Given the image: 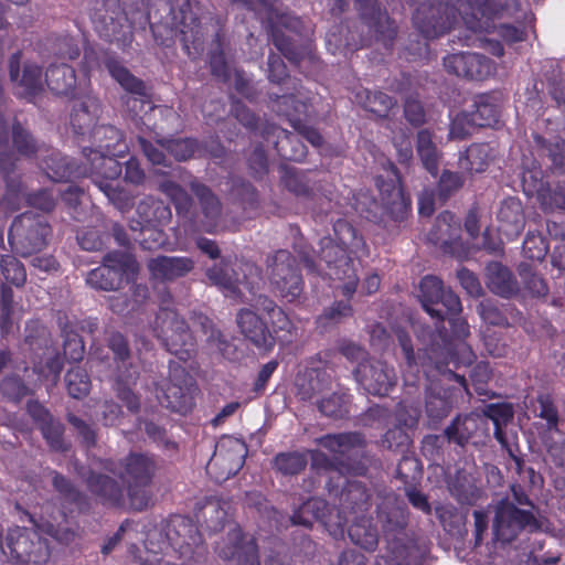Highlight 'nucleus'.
Returning <instances> with one entry per match:
<instances>
[{
	"mask_svg": "<svg viewBox=\"0 0 565 565\" xmlns=\"http://www.w3.org/2000/svg\"><path fill=\"white\" fill-rule=\"evenodd\" d=\"M419 301L424 310L436 319L435 329L429 326L415 328L417 339L423 344L415 353L412 338L408 331L401 327L392 328L398 345L402 349L405 362L409 371L418 373V361L422 366L431 365L439 373L449 372L468 393V382L465 375H459L448 369L471 365L476 355L466 339L470 335V328L463 318L459 317L462 310L459 297L446 288L443 280L436 276L427 275L419 282Z\"/></svg>",
	"mask_w": 565,
	"mask_h": 565,
	"instance_id": "f257e3e1",
	"label": "nucleus"
},
{
	"mask_svg": "<svg viewBox=\"0 0 565 565\" xmlns=\"http://www.w3.org/2000/svg\"><path fill=\"white\" fill-rule=\"evenodd\" d=\"M200 8L195 0H156L148 10L145 21L149 23L158 45L173 47L178 31L184 53L192 60L204 50L205 31L198 15Z\"/></svg>",
	"mask_w": 565,
	"mask_h": 565,
	"instance_id": "f03ea898",
	"label": "nucleus"
},
{
	"mask_svg": "<svg viewBox=\"0 0 565 565\" xmlns=\"http://www.w3.org/2000/svg\"><path fill=\"white\" fill-rule=\"evenodd\" d=\"M319 445L332 452V458L321 455L319 465L341 475L366 476L376 462L374 456L365 450L366 439L360 431L327 434L319 439Z\"/></svg>",
	"mask_w": 565,
	"mask_h": 565,
	"instance_id": "7ed1b4c3",
	"label": "nucleus"
},
{
	"mask_svg": "<svg viewBox=\"0 0 565 565\" xmlns=\"http://www.w3.org/2000/svg\"><path fill=\"white\" fill-rule=\"evenodd\" d=\"M471 12L463 15L467 28L473 32H490L493 28L501 40L512 45L524 42L527 32L524 25H513L501 23L498 26L493 24L497 18H503L511 14V9L516 6V0H468Z\"/></svg>",
	"mask_w": 565,
	"mask_h": 565,
	"instance_id": "20e7f679",
	"label": "nucleus"
},
{
	"mask_svg": "<svg viewBox=\"0 0 565 565\" xmlns=\"http://www.w3.org/2000/svg\"><path fill=\"white\" fill-rule=\"evenodd\" d=\"M543 522L539 514L532 510L515 507L510 498L500 499L494 505L491 534L492 544L507 547L515 542L523 533L534 534L541 532Z\"/></svg>",
	"mask_w": 565,
	"mask_h": 565,
	"instance_id": "39448f33",
	"label": "nucleus"
},
{
	"mask_svg": "<svg viewBox=\"0 0 565 565\" xmlns=\"http://www.w3.org/2000/svg\"><path fill=\"white\" fill-rule=\"evenodd\" d=\"M458 10L454 4L443 1H426L420 3L414 14L413 24L423 36L424 41H417L416 47L412 51V45L407 51L416 61L428 53V40L437 39L449 32L457 21Z\"/></svg>",
	"mask_w": 565,
	"mask_h": 565,
	"instance_id": "423d86ee",
	"label": "nucleus"
},
{
	"mask_svg": "<svg viewBox=\"0 0 565 565\" xmlns=\"http://www.w3.org/2000/svg\"><path fill=\"white\" fill-rule=\"evenodd\" d=\"M152 331L166 350L180 361L186 362L195 355V338L184 318L173 308L160 307L153 321Z\"/></svg>",
	"mask_w": 565,
	"mask_h": 565,
	"instance_id": "0eeeda50",
	"label": "nucleus"
},
{
	"mask_svg": "<svg viewBox=\"0 0 565 565\" xmlns=\"http://www.w3.org/2000/svg\"><path fill=\"white\" fill-rule=\"evenodd\" d=\"M100 466L125 483L132 504L139 500V490L152 483L158 468L153 455L138 451H130L120 460L104 459Z\"/></svg>",
	"mask_w": 565,
	"mask_h": 565,
	"instance_id": "6e6552de",
	"label": "nucleus"
},
{
	"mask_svg": "<svg viewBox=\"0 0 565 565\" xmlns=\"http://www.w3.org/2000/svg\"><path fill=\"white\" fill-rule=\"evenodd\" d=\"M138 271V262L131 253L110 250L104 255L100 266L88 271L86 284L96 290H118L135 280Z\"/></svg>",
	"mask_w": 565,
	"mask_h": 565,
	"instance_id": "1a4fd4ad",
	"label": "nucleus"
},
{
	"mask_svg": "<svg viewBox=\"0 0 565 565\" xmlns=\"http://www.w3.org/2000/svg\"><path fill=\"white\" fill-rule=\"evenodd\" d=\"M51 235L52 227L45 216L24 212L13 218L8 241L15 254L29 257L44 249Z\"/></svg>",
	"mask_w": 565,
	"mask_h": 565,
	"instance_id": "9d476101",
	"label": "nucleus"
},
{
	"mask_svg": "<svg viewBox=\"0 0 565 565\" xmlns=\"http://www.w3.org/2000/svg\"><path fill=\"white\" fill-rule=\"evenodd\" d=\"M295 89L296 92L290 94H269L271 107L278 115L287 118L301 139L319 148L323 143L322 135L316 128L307 125V120L311 115V98L300 89L296 87Z\"/></svg>",
	"mask_w": 565,
	"mask_h": 565,
	"instance_id": "9b49d317",
	"label": "nucleus"
},
{
	"mask_svg": "<svg viewBox=\"0 0 565 565\" xmlns=\"http://www.w3.org/2000/svg\"><path fill=\"white\" fill-rule=\"evenodd\" d=\"M318 254L319 266L324 263L328 278L343 281L338 288L344 297H353L359 285V277L353 264V255L338 245L331 236L320 239Z\"/></svg>",
	"mask_w": 565,
	"mask_h": 565,
	"instance_id": "f8f14e48",
	"label": "nucleus"
},
{
	"mask_svg": "<svg viewBox=\"0 0 565 565\" xmlns=\"http://www.w3.org/2000/svg\"><path fill=\"white\" fill-rule=\"evenodd\" d=\"M267 28L271 42L275 47L294 65H299L308 53L307 46L296 44L284 30L290 31L297 35H302L306 31L305 22L300 17L290 11H280L270 8L267 14Z\"/></svg>",
	"mask_w": 565,
	"mask_h": 565,
	"instance_id": "ddd939ff",
	"label": "nucleus"
},
{
	"mask_svg": "<svg viewBox=\"0 0 565 565\" xmlns=\"http://www.w3.org/2000/svg\"><path fill=\"white\" fill-rule=\"evenodd\" d=\"M269 282L281 298L288 302L298 300L305 282L297 258L286 249H279L268 258Z\"/></svg>",
	"mask_w": 565,
	"mask_h": 565,
	"instance_id": "4468645a",
	"label": "nucleus"
},
{
	"mask_svg": "<svg viewBox=\"0 0 565 565\" xmlns=\"http://www.w3.org/2000/svg\"><path fill=\"white\" fill-rule=\"evenodd\" d=\"M104 62L110 77L129 94L122 96L121 102L134 118L153 109L145 82L135 76L118 55L106 53Z\"/></svg>",
	"mask_w": 565,
	"mask_h": 565,
	"instance_id": "2eb2a0df",
	"label": "nucleus"
},
{
	"mask_svg": "<svg viewBox=\"0 0 565 565\" xmlns=\"http://www.w3.org/2000/svg\"><path fill=\"white\" fill-rule=\"evenodd\" d=\"M166 536L181 558L200 563L207 554L203 536L190 516H171L166 525Z\"/></svg>",
	"mask_w": 565,
	"mask_h": 565,
	"instance_id": "dca6fc26",
	"label": "nucleus"
},
{
	"mask_svg": "<svg viewBox=\"0 0 565 565\" xmlns=\"http://www.w3.org/2000/svg\"><path fill=\"white\" fill-rule=\"evenodd\" d=\"M2 551L11 562L25 565H41L50 558L46 540L25 527L9 530Z\"/></svg>",
	"mask_w": 565,
	"mask_h": 565,
	"instance_id": "f3484780",
	"label": "nucleus"
},
{
	"mask_svg": "<svg viewBox=\"0 0 565 565\" xmlns=\"http://www.w3.org/2000/svg\"><path fill=\"white\" fill-rule=\"evenodd\" d=\"M214 552L223 561H236V565H260L256 539L237 523L230 524L226 534L215 542Z\"/></svg>",
	"mask_w": 565,
	"mask_h": 565,
	"instance_id": "a211bd4d",
	"label": "nucleus"
},
{
	"mask_svg": "<svg viewBox=\"0 0 565 565\" xmlns=\"http://www.w3.org/2000/svg\"><path fill=\"white\" fill-rule=\"evenodd\" d=\"M192 386V376L182 365L171 361L168 379L161 387L162 395L159 396V399L167 408L184 415L193 406Z\"/></svg>",
	"mask_w": 565,
	"mask_h": 565,
	"instance_id": "6ab92c4d",
	"label": "nucleus"
},
{
	"mask_svg": "<svg viewBox=\"0 0 565 565\" xmlns=\"http://www.w3.org/2000/svg\"><path fill=\"white\" fill-rule=\"evenodd\" d=\"M393 178L376 177L375 184L380 192V202L384 213L394 222L402 223L412 213V200L405 192L398 169L390 163Z\"/></svg>",
	"mask_w": 565,
	"mask_h": 565,
	"instance_id": "aec40b11",
	"label": "nucleus"
},
{
	"mask_svg": "<svg viewBox=\"0 0 565 565\" xmlns=\"http://www.w3.org/2000/svg\"><path fill=\"white\" fill-rule=\"evenodd\" d=\"M354 7L371 36L386 50H391L398 28L387 11L382 9L379 0H354Z\"/></svg>",
	"mask_w": 565,
	"mask_h": 565,
	"instance_id": "412c9836",
	"label": "nucleus"
},
{
	"mask_svg": "<svg viewBox=\"0 0 565 565\" xmlns=\"http://www.w3.org/2000/svg\"><path fill=\"white\" fill-rule=\"evenodd\" d=\"M137 212L143 223L139 231V235L134 237L143 249H152L159 247L163 243V233L154 227L166 225L171 220V209L162 201L147 199L141 201L137 207Z\"/></svg>",
	"mask_w": 565,
	"mask_h": 565,
	"instance_id": "4be33fe9",
	"label": "nucleus"
},
{
	"mask_svg": "<svg viewBox=\"0 0 565 565\" xmlns=\"http://www.w3.org/2000/svg\"><path fill=\"white\" fill-rule=\"evenodd\" d=\"M382 502L377 504V520L382 527L383 539L397 540L409 537L407 534L409 512L396 493L384 489L380 492Z\"/></svg>",
	"mask_w": 565,
	"mask_h": 565,
	"instance_id": "5701e85b",
	"label": "nucleus"
},
{
	"mask_svg": "<svg viewBox=\"0 0 565 565\" xmlns=\"http://www.w3.org/2000/svg\"><path fill=\"white\" fill-rule=\"evenodd\" d=\"M427 239L445 255L457 258L467 255L468 248L461 238V222L450 211H443L438 214L427 234Z\"/></svg>",
	"mask_w": 565,
	"mask_h": 565,
	"instance_id": "b1692460",
	"label": "nucleus"
},
{
	"mask_svg": "<svg viewBox=\"0 0 565 565\" xmlns=\"http://www.w3.org/2000/svg\"><path fill=\"white\" fill-rule=\"evenodd\" d=\"M22 51L12 53L8 61L10 82L20 89V96L32 100L44 92L43 67L33 61H25L21 70Z\"/></svg>",
	"mask_w": 565,
	"mask_h": 565,
	"instance_id": "393cba45",
	"label": "nucleus"
},
{
	"mask_svg": "<svg viewBox=\"0 0 565 565\" xmlns=\"http://www.w3.org/2000/svg\"><path fill=\"white\" fill-rule=\"evenodd\" d=\"M353 375L359 385L371 395L386 396L397 383L394 367L381 360L367 359L360 362Z\"/></svg>",
	"mask_w": 565,
	"mask_h": 565,
	"instance_id": "a878e982",
	"label": "nucleus"
},
{
	"mask_svg": "<svg viewBox=\"0 0 565 565\" xmlns=\"http://www.w3.org/2000/svg\"><path fill=\"white\" fill-rule=\"evenodd\" d=\"M445 71L457 77L484 81L495 73V63L483 54L476 52H456L444 56Z\"/></svg>",
	"mask_w": 565,
	"mask_h": 565,
	"instance_id": "bb28decb",
	"label": "nucleus"
},
{
	"mask_svg": "<svg viewBox=\"0 0 565 565\" xmlns=\"http://www.w3.org/2000/svg\"><path fill=\"white\" fill-rule=\"evenodd\" d=\"M128 12L125 10L109 11L98 14L94 19V28L99 38L108 43L115 44L124 53L127 52L134 42V25L128 20Z\"/></svg>",
	"mask_w": 565,
	"mask_h": 565,
	"instance_id": "cd10ccee",
	"label": "nucleus"
},
{
	"mask_svg": "<svg viewBox=\"0 0 565 565\" xmlns=\"http://www.w3.org/2000/svg\"><path fill=\"white\" fill-rule=\"evenodd\" d=\"M280 183L291 194L305 200H313L317 194L331 200V186L322 179L312 178L309 172L288 164L280 166Z\"/></svg>",
	"mask_w": 565,
	"mask_h": 565,
	"instance_id": "c85d7f7f",
	"label": "nucleus"
},
{
	"mask_svg": "<svg viewBox=\"0 0 565 565\" xmlns=\"http://www.w3.org/2000/svg\"><path fill=\"white\" fill-rule=\"evenodd\" d=\"M45 83L53 94L70 99H75L92 90L90 79L78 81L75 70L65 63L50 64L45 72Z\"/></svg>",
	"mask_w": 565,
	"mask_h": 565,
	"instance_id": "c756f323",
	"label": "nucleus"
},
{
	"mask_svg": "<svg viewBox=\"0 0 565 565\" xmlns=\"http://www.w3.org/2000/svg\"><path fill=\"white\" fill-rule=\"evenodd\" d=\"M26 413L53 451L66 452L70 450L71 445L64 439L65 427L60 419L51 414L49 408L38 399H30L26 403Z\"/></svg>",
	"mask_w": 565,
	"mask_h": 565,
	"instance_id": "7c9ffc66",
	"label": "nucleus"
},
{
	"mask_svg": "<svg viewBox=\"0 0 565 565\" xmlns=\"http://www.w3.org/2000/svg\"><path fill=\"white\" fill-rule=\"evenodd\" d=\"M10 132L8 124L0 113V177L3 179L7 192L19 196L24 193L22 174L18 171V157L9 150Z\"/></svg>",
	"mask_w": 565,
	"mask_h": 565,
	"instance_id": "2f4dec72",
	"label": "nucleus"
},
{
	"mask_svg": "<svg viewBox=\"0 0 565 565\" xmlns=\"http://www.w3.org/2000/svg\"><path fill=\"white\" fill-rule=\"evenodd\" d=\"M83 154L86 163L82 169H86V174L97 186L98 181H117L122 172L121 163L116 159L119 153H109L107 151L93 148H84Z\"/></svg>",
	"mask_w": 565,
	"mask_h": 565,
	"instance_id": "473e14b6",
	"label": "nucleus"
},
{
	"mask_svg": "<svg viewBox=\"0 0 565 565\" xmlns=\"http://www.w3.org/2000/svg\"><path fill=\"white\" fill-rule=\"evenodd\" d=\"M256 311L248 308L239 309L236 315L238 329L257 349L271 351L276 344V338Z\"/></svg>",
	"mask_w": 565,
	"mask_h": 565,
	"instance_id": "72a5a7b5",
	"label": "nucleus"
},
{
	"mask_svg": "<svg viewBox=\"0 0 565 565\" xmlns=\"http://www.w3.org/2000/svg\"><path fill=\"white\" fill-rule=\"evenodd\" d=\"M332 375L324 367H306L295 382L296 395L302 402L316 403L332 390Z\"/></svg>",
	"mask_w": 565,
	"mask_h": 565,
	"instance_id": "f704fd0d",
	"label": "nucleus"
},
{
	"mask_svg": "<svg viewBox=\"0 0 565 565\" xmlns=\"http://www.w3.org/2000/svg\"><path fill=\"white\" fill-rule=\"evenodd\" d=\"M52 486L58 494L63 520L74 512L88 513L92 510L90 498L64 475L53 471Z\"/></svg>",
	"mask_w": 565,
	"mask_h": 565,
	"instance_id": "c9c22d12",
	"label": "nucleus"
},
{
	"mask_svg": "<svg viewBox=\"0 0 565 565\" xmlns=\"http://www.w3.org/2000/svg\"><path fill=\"white\" fill-rule=\"evenodd\" d=\"M87 490L96 497L103 505L120 508L125 503L127 488L113 477L90 470L86 478Z\"/></svg>",
	"mask_w": 565,
	"mask_h": 565,
	"instance_id": "e433bc0d",
	"label": "nucleus"
},
{
	"mask_svg": "<svg viewBox=\"0 0 565 565\" xmlns=\"http://www.w3.org/2000/svg\"><path fill=\"white\" fill-rule=\"evenodd\" d=\"M483 415L493 423L494 439L500 444L501 448L507 450L519 463L520 459L514 456L512 450L513 439H515L516 436L514 434H508V426L511 425L514 419L513 405L508 402L490 403L484 406Z\"/></svg>",
	"mask_w": 565,
	"mask_h": 565,
	"instance_id": "4c0bfd02",
	"label": "nucleus"
},
{
	"mask_svg": "<svg viewBox=\"0 0 565 565\" xmlns=\"http://www.w3.org/2000/svg\"><path fill=\"white\" fill-rule=\"evenodd\" d=\"M70 114V125L76 136H85L93 132L99 117L102 105L99 99L93 95L92 90L78 96Z\"/></svg>",
	"mask_w": 565,
	"mask_h": 565,
	"instance_id": "58836bf2",
	"label": "nucleus"
},
{
	"mask_svg": "<svg viewBox=\"0 0 565 565\" xmlns=\"http://www.w3.org/2000/svg\"><path fill=\"white\" fill-rule=\"evenodd\" d=\"M40 168L54 182H72L86 174V169L56 149H47L39 163Z\"/></svg>",
	"mask_w": 565,
	"mask_h": 565,
	"instance_id": "ea45409f",
	"label": "nucleus"
},
{
	"mask_svg": "<svg viewBox=\"0 0 565 565\" xmlns=\"http://www.w3.org/2000/svg\"><path fill=\"white\" fill-rule=\"evenodd\" d=\"M35 51L43 58H57L74 61L81 55V46L77 39L68 33H49L38 41Z\"/></svg>",
	"mask_w": 565,
	"mask_h": 565,
	"instance_id": "a19ab883",
	"label": "nucleus"
},
{
	"mask_svg": "<svg viewBox=\"0 0 565 565\" xmlns=\"http://www.w3.org/2000/svg\"><path fill=\"white\" fill-rule=\"evenodd\" d=\"M498 230L512 241L522 233L525 226V214L521 200L515 196L505 198L497 212Z\"/></svg>",
	"mask_w": 565,
	"mask_h": 565,
	"instance_id": "79ce46f5",
	"label": "nucleus"
},
{
	"mask_svg": "<svg viewBox=\"0 0 565 565\" xmlns=\"http://www.w3.org/2000/svg\"><path fill=\"white\" fill-rule=\"evenodd\" d=\"M147 267L152 279L164 282L186 276L194 268V262L190 257L160 255L150 258Z\"/></svg>",
	"mask_w": 565,
	"mask_h": 565,
	"instance_id": "37998d69",
	"label": "nucleus"
},
{
	"mask_svg": "<svg viewBox=\"0 0 565 565\" xmlns=\"http://www.w3.org/2000/svg\"><path fill=\"white\" fill-rule=\"evenodd\" d=\"M380 554L375 557V565H413L417 544L412 537L387 540Z\"/></svg>",
	"mask_w": 565,
	"mask_h": 565,
	"instance_id": "c03bdc74",
	"label": "nucleus"
},
{
	"mask_svg": "<svg viewBox=\"0 0 565 565\" xmlns=\"http://www.w3.org/2000/svg\"><path fill=\"white\" fill-rule=\"evenodd\" d=\"M486 285L491 292L510 299L519 292V282L509 267L500 262L486 266Z\"/></svg>",
	"mask_w": 565,
	"mask_h": 565,
	"instance_id": "a18cd8bd",
	"label": "nucleus"
},
{
	"mask_svg": "<svg viewBox=\"0 0 565 565\" xmlns=\"http://www.w3.org/2000/svg\"><path fill=\"white\" fill-rule=\"evenodd\" d=\"M467 113L471 125L479 128L495 127L500 122L501 104L494 94H479L473 99L472 109Z\"/></svg>",
	"mask_w": 565,
	"mask_h": 565,
	"instance_id": "49530a36",
	"label": "nucleus"
},
{
	"mask_svg": "<svg viewBox=\"0 0 565 565\" xmlns=\"http://www.w3.org/2000/svg\"><path fill=\"white\" fill-rule=\"evenodd\" d=\"M189 186L192 193L196 196L202 214L206 218L204 230L212 232V228L216 225V221L222 213V203L217 195L206 184L193 179Z\"/></svg>",
	"mask_w": 565,
	"mask_h": 565,
	"instance_id": "de8ad7c7",
	"label": "nucleus"
},
{
	"mask_svg": "<svg viewBox=\"0 0 565 565\" xmlns=\"http://www.w3.org/2000/svg\"><path fill=\"white\" fill-rule=\"evenodd\" d=\"M254 308L257 312L265 315L271 326V333L275 338L284 332L285 334L290 335L295 326L289 318V316L285 312L282 308H280L271 298L268 296L260 295L256 298Z\"/></svg>",
	"mask_w": 565,
	"mask_h": 565,
	"instance_id": "09e8293b",
	"label": "nucleus"
},
{
	"mask_svg": "<svg viewBox=\"0 0 565 565\" xmlns=\"http://www.w3.org/2000/svg\"><path fill=\"white\" fill-rule=\"evenodd\" d=\"M340 504L351 513L366 512L372 504L371 493L363 482L347 480L340 493Z\"/></svg>",
	"mask_w": 565,
	"mask_h": 565,
	"instance_id": "8fccbe9b",
	"label": "nucleus"
},
{
	"mask_svg": "<svg viewBox=\"0 0 565 565\" xmlns=\"http://www.w3.org/2000/svg\"><path fill=\"white\" fill-rule=\"evenodd\" d=\"M57 324L63 338V352L70 362H79L84 358L85 344L78 334L74 322L70 321L65 312H58Z\"/></svg>",
	"mask_w": 565,
	"mask_h": 565,
	"instance_id": "3c124183",
	"label": "nucleus"
},
{
	"mask_svg": "<svg viewBox=\"0 0 565 565\" xmlns=\"http://www.w3.org/2000/svg\"><path fill=\"white\" fill-rule=\"evenodd\" d=\"M479 428V418L475 414L457 415L445 428L444 436L449 444L465 447Z\"/></svg>",
	"mask_w": 565,
	"mask_h": 565,
	"instance_id": "603ef678",
	"label": "nucleus"
},
{
	"mask_svg": "<svg viewBox=\"0 0 565 565\" xmlns=\"http://www.w3.org/2000/svg\"><path fill=\"white\" fill-rule=\"evenodd\" d=\"M334 242L353 256L367 255V246L362 234L347 220L339 218L333 224Z\"/></svg>",
	"mask_w": 565,
	"mask_h": 565,
	"instance_id": "864d4df0",
	"label": "nucleus"
},
{
	"mask_svg": "<svg viewBox=\"0 0 565 565\" xmlns=\"http://www.w3.org/2000/svg\"><path fill=\"white\" fill-rule=\"evenodd\" d=\"M348 535L354 545L367 552H374L377 548L379 532L372 518L358 516L348 527Z\"/></svg>",
	"mask_w": 565,
	"mask_h": 565,
	"instance_id": "5fc2aeb1",
	"label": "nucleus"
},
{
	"mask_svg": "<svg viewBox=\"0 0 565 565\" xmlns=\"http://www.w3.org/2000/svg\"><path fill=\"white\" fill-rule=\"evenodd\" d=\"M275 149L281 159L296 162L302 161L308 152L307 146L297 131L292 132L282 128L277 130Z\"/></svg>",
	"mask_w": 565,
	"mask_h": 565,
	"instance_id": "6e6d98bb",
	"label": "nucleus"
},
{
	"mask_svg": "<svg viewBox=\"0 0 565 565\" xmlns=\"http://www.w3.org/2000/svg\"><path fill=\"white\" fill-rule=\"evenodd\" d=\"M354 98L365 110L384 118L396 104V100L387 94L367 88H360L355 92Z\"/></svg>",
	"mask_w": 565,
	"mask_h": 565,
	"instance_id": "4d7b16f0",
	"label": "nucleus"
},
{
	"mask_svg": "<svg viewBox=\"0 0 565 565\" xmlns=\"http://www.w3.org/2000/svg\"><path fill=\"white\" fill-rule=\"evenodd\" d=\"M352 297L347 300H337L316 318V329L324 333L333 327L340 324L344 319L353 316V307L350 303Z\"/></svg>",
	"mask_w": 565,
	"mask_h": 565,
	"instance_id": "13d9d810",
	"label": "nucleus"
},
{
	"mask_svg": "<svg viewBox=\"0 0 565 565\" xmlns=\"http://www.w3.org/2000/svg\"><path fill=\"white\" fill-rule=\"evenodd\" d=\"M489 143H472L459 157L460 168L473 173L486 171L492 160Z\"/></svg>",
	"mask_w": 565,
	"mask_h": 565,
	"instance_id": "bf43d9fd",
	"label": "nucleus"
},
{
	"mask_svg": "<svg viewBox=\"0 0 565 565\" xmlns=\"http://www.w3.org/2000/svg\"><path fill=\"white\" fill-rule=\"evenodd\" d=\"M416 151L424 168L436 177L439 170V152L428 129H420L416 136Z\"/></svg>",
	"mask_w": 565,
	"mask_h": 565,
	"instance_id": "052dcab7",
	"label": "nucleus"
},
{
	"mask_svg": "<svg viewBox=\"0 0 565 565\" xmlns=\"http://www.w3.org/2000/svg\"><path fill=\"white\" fill-rule=\"evenodd\" d=\"M158 189L170 199L179 216H190L194 201L185 189L172 180L161 181Z\"/></svg>",
	"mask_w": 565,
	"mask_h": 565,
	"instance_id": "680f3d73",
	"label": "nucleus"
},
{
	"mask_svg": "<svg viewBox=\"0 0 565 565\" xmlns=\"http://www.w3.org/2000/svg\"><path fill=\"white\" fill-rule=\"evenodd\" d=\"M350 396L345 393L332 392L322 395L316 403L318 412L328 418L342 419L349 415Z\"/></svg>",
	"mask_w": 565,
	"mask_h": 565,
	"instance_id": "e2e57ef3",
	"label": "nucleus"
},
{
	"mask_svg": "<svg viewBox=\"0 0 565 565\" xmlns=\"http://www.w3.org/2000/svg\"><path fill=\"white\" fill-rule=\"evenodd\" d=\"M11 139L14 150L25 158H33L41 147L34 136L18 119L11 125Z\"/></svg>",
	"mask_w": 565,
	"mask_h": 565,
	"instance_id": "0e129e2a",
	"label": "nucleus"
},
{
	"mask_svg": "<svg viewBox=\"0 0 565 565\" xmlns=\"http://www.w3.org/2000/svg\"><path fill=\"white\" fill-rule=\"evenodd\" d=\"M206 277L226 296H236L239 292L237 275L230 269L226 263L214 264L206 270Z\"/></svg>",
	"mask_w": 565,
	"mask_h": 565,
	"instance_id": "69168bd1",
	"label": "nucleus"
},
{
	"mask_svg": "<svg viewBox=\"0 0 565 565\" xmlns=\"http://www.w3.org/2000/svg\"><path fill=\"white\" fill-rule=\"evenodd\" d=\"M452 392L441 388L437 393L430 388L426 394L425 407L429 418L438 420L446 417L452 408Z\"/></svg>",
	"mask_w": 565,
	"mask_h": 565,
	"instance_id": "338daca9",
	"label": "nucleus"
},
{
	"mask_svg": "<svg viewBox=\"0 0 565 565\" xmlns=\"http://www.w3.org/2000/svg\"><path fill=\"white\" fill-rule=\"evenodd\" d=\"M271 463L273 469L282 476H297L306 469L308 459L300 451H281L273 458Z\"/></svg>",
	"mask_w": 565,
	"mask_h": 565,
	"instance_id": "774afa93",
	"label": "nucleus"
}]
</instances>
